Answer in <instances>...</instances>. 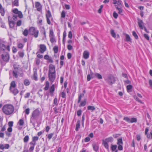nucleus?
<instances>
[{
    "mask_svg": "<svg viewBox=\"0 0 152 152\" xmlns=\"http://www.w3.org/2000/svg\"><path fill=\"white\" fill-rule=\"evenodd\" d=\"M40 114V112L38 109L34 110L32 113L30 119V122L32 124L34 127L35 126V123L37 122Z\"/></svg>",
    "mask_w": 152,
    "mask_h": 152,
    "instance_id": "1",
    "label": "nucleus"
},
{
    "mask_svg": "<svg viewBox=\"0 0 152 152\" xmlns=\"http://www.w3.org/2000/svg\"><path fill=\"white\" fill-rule=\"evenodd\" d=\"M2 110L4 114L9 115L12 113L14 110V108L12 105L7 104L3 106Z\"/></svg>",
    "mask_w": 152,
    "mask_h": 152,
    "instance_id": "2",
    "label": "nucleus"
},
{
    "mask_svg": "<svg viewBox=\"0 0 152 152\" xmlns=\"http://www.w3.org/2000/svg\"><path fill=\"white\" fill-rule=\"evenodd\" d=\"M29 33L30 35H34L35 37L37 38L38 36L39 31L34 27H31L29 29Z\"/></svg>",
    "mask_w": 152,
    "mask_h": 152,
    "instance_id": "3",
    "label": "nucleus"
},
{
    "mask_svg": "<svg viewBox=\"0 0 152 152\" xmlns=\"http://www.w3.org/2000/svg\"><path fill=\"white\" fill-rule=\"evenodd\" d=\"M105 80L108 84L112 85L115 82V78L112 75H110L105 79Z\"/></svg>",
    "mask_w": 152,
    "mask_h": 152,
    "instance_id": "4",
    "label": "nucleus"
},
{
    "mask_svg": "<svg viewBox=\"0 0 152 152\" xmlns=\"http://www.w3.org/2000/svg\"><path fill=\"white\" fill-rule=\"evenodd\" d=\"M5 42L2 40H0V51H4L6 49L8 51H10V47L9 45H7L6 47L5 45Z\"/></svg>",
    "mask_w": 152,
    "mask_h": 152,
    "instance_id": "5",
    "label": "nucleus"
},
{
    "mask_svg": "<svg viewBox=\"0 0 152 152\" xmlns=\"http://www.w3.org/2000/svg\"><path fill=\"white\" fill-rule=\"evenodd\" d=\"M1 58L3 61L5 62H7L10 59L9 54L7 53H4L1 56Z\"/></svg>",
    "mask_w": 152,
    "mask_h": 152,
    "instance_id": "6",
    "label": "nucleus"
},
{
    "mask_svg": "<svg viewBox=\"0 0 152 152\" xmlns=\"http://www.w3.org/2000/svg\"><path fill=\"white\" fill-rule=\"evenodd\" d=\"M48 74L49 80L51 81V83H53L56 79V73H48Z\"/></svg>",
    "mask_w": 152,
    "mask_h": 152,
    "instance_id": "7",
    "label": "nucleus"
},
{
    "mask_svg": "<svg viewBox=\"0 0 152 152\" xmlns=\"http://www.w3.org/2000/svg\"><path fill=\"white\" fill-rule=\"evenodd\" d=\"M46 17L47 23L49 25L50 24L51 22L49 18L51 17V15L50 11L49 10H48L46 12Z\"/></svg>",
    "mask_w": 152,
    "mask_h": 152,
    "instance_id": "8",
    "label": "nucleus"
},
{
    "mask_svg": "<svg viewBox=\"0 0 152 152\" xmlns=\"http://www.w3.org/2000/svg\"><path fill=\"white\" fill-rule=\"evenodd\" d=\"M12 12L15 14L18 15V17L20 18H22L23 17V15L22 12L19 11H18L17 8L14 9L12 10Z\"/></svg>",
    "mask_w": 152,
    "mask_h": 152,
    "instance_id": "9",
    "label": "nucleus"
},
{
    "mask_svg": "<svg viewBox=\"0 0 152 152\" xmlns=\"http://www.w3.org/2000/svg\"><path fill=\"white\" fill-rule=\"evenodd\" d=\"M56 73V70L55 69V66L54 65L50 64L49 66L48 73Z\"/></svg>",
    "mask_w": 152,
    "mask_h": 152,
    "instance_id": "10",
    "label": "nucleus"
},
{
    "mask_svg": "<svg viewBox=\"0 0 152 152\" xmlns=\"http://www.w3.org/2000/svg\"><path fill=\"white\" fill-rule=\"evenodd\" d=\"M137 20L139 27L140 29H143L144 28V27H145L143 22L142 20L139 18H138Z\"/></svg>",
    "mask_w": 152,
    "mask_h": 152,
    "instance_id": "11",
    "label": "nucleus"
},
{
    "mask_svg": "<svg viewBox=\"0 0 152 152\" xmlns=\"http://www.w3.org/2000/svg\"><path fill=\"white\" fill-rule=\"evenodd\" d=\"M46 50V46L43 44L40 45V51L41 53H44Z\"/></svg>",
    "mask_w": 152,
    "mask_h": 152,
    "instance_id": "12",
    "label": "nucleus"
},
{
    "mask_svg": "<svg viewBox=\"0 0 152 152\" xmlns=\"http://www.w3.org/2000/svg\"><path fill=\"white\" fill-rule=\"evenodd\" d=\"M35 7L37 8V10L39 11L41 10L42 9V6L40 3L38 2H35Z\"/></svg>",
    "mask_w": 152,
    "mask_h": 152,
    "instance_id": "13",
    "label": "nucleus"
},
{
    "mask_svg": "<svg viewBox=\"0 0 152 152\" xmlns=\"http://www.w3.org/2000/svg\"><path fill=\"white\" fill-rule=\"evenodd\" d=\"M9 17H9L8 18L10 26L11 28H13L15 24V22L11 19H10Z\"/></svg>",
    "mask_w": 152,
    "mask_h": 152,
    "instance_id": "14",
    "label": "nucleus"
},
{
    "mask_svg": "<svg viewBox=\"0 0 152 152\" xmlns=\"http://www.w3.org/2000/svg\"><path fill=\"white\" fill-rule=\"evenodd\" d=\"M89 53L87 50L85 51L83 53V58L86 59H87L89 57Z\"/></svg>",
    "mask_w": 152,
    "mask_h": 152,
    "instance_id": "15",
    "label": "nucleus"
},
{
    "mask_svg": "<svg viewBox=\"0 0 152 152\" xmlns=\"http://www.w3.org/2000/svg\"><path fill=\"white\" fill-rule=\"evenodd\" d=\"M10 90L15 95H16L18 92V90L16 88H10Z\"/></svg>",
    "mask_w": 152,
    "mask_h": 152,
    "instance_id": "16",
    "label": "nucleus"
},
{
    "mask_svg": "<svg viewBox=\"0 0 152 152\" xmlns=\"http://www.w3.org/2000/svg\"><path fill=\"white\" fill-rule=\"evenodd\" d=\"M55 90V86L54 84H53L50 88L49 91L50 92V95L51 96L53 95V93Z\"/></svg>",
    "mask_w": 152,
    "mask_h": 152,
    "instance_id": "17",
    "label": "nucleus"
},
{
    "mask_svg": "<svg viewBox=\"0 0 152 152\" xmlns=\"http://www.w3.org/2000/svg\"><path fill=\"white\" fill-rule=\"evenodd\" d=\"M116 3L114 4L115 5H117L118 7L119 6L120 7H121L123 6V4L122 1L121 0H118L117 1H116Z\"/></svg>",
    "mask_w": 152,
    "mask_h": 152,
    "instance_id": "18",
    "label": "nucleus"
},
{
    "mask_svg": "<svg viewBox=\"0 0 152 152\" xmlns=\"http://www.w3.org/2000/svg\"><path fill=\"white\" fill-rule=\"evenodd\" d=\"M0 13L1 16H3L4 15L5 11L4 9L2 7L1 4H0Z\"/></svg>",
    "mask_w": 152,
    "mask_h": 152,
    "instance_id": "19",
    "label": "nucleus"
},
{
    "mask_svg": "<svg viewBox=\"0 0 152 152\" xmlns=\"http://www.w3.org/2000/svg\"><path fill=\"white\" fill-rule=\"evenodd\" d=\"M113 138L111 137H110L108 138H106L104 140V141L108 143V142H112L113 141Z\"/></svg>",
    "mask_w": 152,
    "mask_h": 152,
    "instance_id": "20",
    "label": "nucleus"
},
{
    "mask_svg": "<svg viewBox=\"0 0 152 152\" xmlns=\"http://www.w3.org/2000/svg\"><path fill=\"white\" fill-rule=\"evenodd\" d=\"M92 146L94 150L96 152H97L99 149L98 145L95 143L93 144Z\"/></svg>",
    "mask_w": 152,
    "mask_h": 152,
    "instance_id": "21",
    "label": "nucleus"
},
{
    "mask_svg": "<svg viewBox=\"0 0 152 152\" xmlns=\"http://www.w3.org/2000/svg\"><path fill=\"white\" fill-rule=\"evenodd\" d=\"M125 35L126 37V41L127 42H132V40L131 39L129 36L127 34H125Z\"/></svg>",
    "mask_w": 152,
    "mask_h": 152,
    "instance_id": "22",
    "label": "nucleus"
},
{
    "mask_svg": "<svg viewBox=\"0 0 152 152\" xmlns=\"http://www.w3.org/2000/svg\"><path fill=\"white\" fill-rule=\"evenodd\" d=\"M80 120L77 121L75 128V130L76 131H78V129L80 128Z\"/></svg>",
    "mask_w": 152,
    "mask_h": 152,
    "instance_id": "23",
    "label": "nucleus"
},
{
    "mask_svg": "<svg viewBox=\"0 0 152 152\" xmlns=\"http://www.w3.org/2000/svg\"><path fill=\"white\" fill-rule=\"evenodd\" d=\"M102 144L104 145V146L106 148L107 150H109V145L108 143L104 141V140H103Z\"/></svg>",
    "mask_w": 152,
    "mask_h": 152,
    "instance_id": "24",
    "label": "nucleus"
},
{
    "mask_svg": "<svg viewBox=\"0 0 152 152\" xmlns=\"http://www.w3.org/2000/svg\"><path fill=\"white\" fill-rule=\"evenodd\" d=\"M115 6L117 9L118 11V14H121V15H122V14H121V13L122 12V10L121 9L118 7V6L117 5H115Z\"/></svg>",
    "mask_w": 152,
    "mask_h": 152,
    "instance_id": "25",
    "label": "nucleus"
},
{
    "mask_svg": "<svg viewBox=\"0 0 152 152\" xmlns=\"http://www.w3.org/2000/svg\"><path fill=\"white\" fill-rule=\"evenodd\" d=\"M86 103V99H85L84 100L80 102V106L83 107L85 106Z\"/></svg>",
    "mask_w": 152,
    "mask_h": 152,
    "instance_id": "26",
    "label": "nucleus"
},
{
    "mask_svg": "<svg viewBox=\"0 0 152 152\" xmlns=\"http://www.w3.org/2000/svg\"><path fill=\"white\" fill-rule=\"evenodd\" d=\"M134 99L137 102L140 103L141 104H144V102L141 101L137 96L136 95H134L133 96Z\"/></svg>",
    "mask_w": 152,
    "mask_h": 152,
    "instance_id": "27",
    "label": "nucleus"
},
{
    "mask_svg": "<svg viewBox=\"0 0 152 152\" xmlns=\"http://www.w3.org/2000/svg\"><path fill=\"white\" fill-rule=\"evenodd\" d=\"M87 109L88 110H91L92 112L94 111L95 109L94 106H88L87 107Z\"/></svg>",
    "mask_w": 152,
    "mask_h": 152,
    "instance_id": "28",
    "label": "nucleus"
},
{
    "mask_svg": "<svg viewBox=\"0 0 152 152\" xmlns=\"http://www.w3.org/2000/svg\"><path fill=\"white\" fill-rule=\"evenodd\" d=\"M33 78L35 80H37V70L34 72Z\"/></svg>",
    "mask_w": 152,
    "mask_h": 152,
    "instance_id": "29",
    "label": "nucleus"
},
{
    "mask_svg": "<svg viewBox=\"0 0 152 152\" xmlns=\"http://www.w3.org/2000/svg\"><path fill=\"white\" fill-rule=\"evenodd\" d=\"M137 120L136 118H130V123H136Z\"/></svg>",
    "mask_w": 152,
    "mask_h": 152,
    "instance_id": "30",
    "label": "nucleus"
},
{
    "mask_svg": "<svg viewBox=\"0 0 152 152\" xmlns=\"http://www.w3.org/2000/svg\"><path fill=\"white\" fill-rule=\"evenodd\" d=\"M16 84L15 81H12L10 84V88H15L16 87Z\"/></svg>",
    "mask_w": 152,
    "mask_h": 152,
    "instance_id": "31",
    "label": "nucleus"
},
{
    "mask_svg": "<svg viewBox=\"0 0 152 152\" xmlns=\"http://www.w3.org/2000/svg\"><path fill=\"white\" fill-rule=\"evenodd\" d=\"M30 82L28 79H25L24 81V84L26 86H28L30 84Z\"/></svg>",
    "mask_w": 152,
    "mask_h": 152,
    "instance_id": "32",
    "label": "nucleus"
},
{
    "mask_svg": "<svg viewBox=\"0 0 152 152\" xmlns=\"http://www.w3.org/2000/svg\"><path fill=\"white\" fill-rule=\"evenodd\" d=\"M123 144L122 142V137L119 138L118 139V145H122Z\"/></svg>",
    "mask_w": 152,
    "mask_h": 152,
    "instance_id": "33",
    "label": "nucleus"
},
{
    "mask_svg": "<svg viewBox=\"0 0 152 152\" xmlns=\"http://www.w3.org/2000/svg\"><path fill=\"white\" fill-rule=\"evenodd\" d=\"M93 73L92 72H91L90 73V75H88L87 76V80L88 81H89L91 79V77H93Z\"/></svg>",
    "mask_w": 152,
    "mask_h": 152,
    "instance_id": "34",
    "label": "nucleus"
},
{
    "mask_svg": "<svg viewBox=\"0 0 152 152\" xmlns=\"http://www.w3.org/2000/svg\"><path fill=\"white\" fill-rule=\"evenodd\" d=\"M18 54L20 57L22 58L24 55V53L23 51H20L18 52Z\"/></svg>",
    "mask_w": 152,
    "mask_h": 152,
    "instance_id": "35",
    "label": "nucleus"
},
{
    "mask_svg": "<svg viewBox=\"0 0 152 152\" xmlns=\"http://www.w3.org/2000/svg\"><path fill=\"white\" fill-rule=\"evenodd\" d=\"M24 122L23 120L22 119H20L19 120L18 123L19 125L22 126L24 124Z\"/></svg>",
    "mask_w": 152,
    "mask_h": 152,
    "instance_id": "36",
    "label": "nucleus"
},
{
    "mask_svg": "<svg viewBox=\"0 0 152 152\" xmlns=\"http://www.w3.org/2000/svg\"><path fill=\"white\" fill-rule=\"evenodd\" d=\"M132 86L131 85H128L126 86L127 90L128 92L131 91V90L132 89Z\"/></svg>",
    "mask_w": 152,
    "mask_h": 152,
    "instance_id": "37",
    "label": "nucleus"
},
{
    "mask_svg": "<svg viewBox=\"0 0 152 152\" xmlns=\"http://www.w3.org/2000/svg\"><path fill=\"white\" fill-rule=\"evenodd\" d=\"M110 33L112 36L114 38H115L116 37V34L114 30L113 29L111 30Z\"/></svg>",
    "mask_w": 152,
    "mask_h": 152,
    "instance_id": "38",
    "label": "nucleus"
},
{
    "mask_svg": "<svg viewBox=\"0 0 152 152\" xmlns=\"http://www.w3.org/2000/svg\"><path fill=\"white\" fill-rule=\"evenodd\" d=\"M49 37H54V34L52 29H50V30Z\"/></svg>",
    "mask_w": 152,
    "mask_h": 152,
    "instance_id": "39",
    "label": "nucleus"
},
{
    "mask_svg": "<svg viewBox=\"0 0 152 152\" xmlns=\"http://www.w3.org/2000/svg\"><path fill=\"white\" fill-rule=\"evenodd\" d=\"M42 28L43 30L41 31V32L44 35V37L45 38H46V32L45 31V28L44 27H42Z\"/></svg>",
    "mask_w": 152,
    "mask_h": 152,
    "instance_id": "40",
    "label": "nucleus"
},
{
    "mask_svg": "<svg viewBox=\"0 0 152 152\" xmlns=\"http://www.w3.org/2000/svg\"><path fill=\"white\" fill-rule=\"evenodd\" d=\"M28 31L27 29H25L23 32V34L25 36H27L28 34Z\"/></svg>",
    "mask_w": 152,
    "mask_h": 152,
    "instance_id": "41",
    "label": "nucleus"
},
{
    "mask_svg": "<svg viewBox=\"0 0 152 152\" xmlns=\"http://www.w3.org/2000/svg\"><path fill=\"white\" fill-rule=\"evenodd\" d=\"M49 86V84L48 82H47L45 85V87L44 88V89L45 91H47L48 90Z\"/></svg>",
    "mask_w": 152,
    "mask_h": 152,
    "instance_id": "42",
    "label": "nucleus"
},
{
    "mask_svg": "<svg viewBox=\"0 0 152 152\" xmlns=\"http://www.w3.org/2000/svg\"><path fill=\"white\" fill-rule=\"evenodd\" d=\"M29 139V136L28 135H26L25 136L23 139V141L25 142H27Z\"/></svg>",
    "mask_w": 152,
    "mask_h": 152,
    "instance_id": "43",
    "label": "nucleus"
},
{
    "mask_svg": "<svg viewBox=\"0 0 152 152\" xmlns=\"http://www.w3.org/2000/svg\"><path fill=\"white\" fill-rule=\"evenodd\" d=\"M12 75L13 76L15 77L16 78H17L18 77L17 72V71H13Z\"/></svg>",
    "mask_w": 152,
    "mask_h": 152,
    "instance_id": "44",
    "label": "nucleus"
},
{
    "mask_svg": "<svg viewBox=\"0 0 152 152\" xmlns=\"http://www.w3.org/2000/svg\"><path fill=\"white\" fill-rule=\"evenodd\" d=\"M132 35L136 39H138V36L135 31H133L132 32Z\"/></svg>",
    "mask_w": 152,
    "mask_h": 152,
    "instance_id": "45",
    "label": "nucleus"
},
{
    "mask_svg": "<svg viewBox=\"0 0 152 152\" xmlns=\"http://www.w3.org/2000/svg\"><path fill=\"white\" fill-rule=\"evenodd\" d=\"M53 50L55 53H58V47L57 46H54L53 48Z\"/></svg>",
    "mask_w": 152,
    "mask_h": 152,
    "instance_id": "46",
    "label": "nucleus"
},
{
    "mask_svg": "<svg viewBox=\"0 0 152 152\" xmlns=\"http://www.w3.org/2000/svg\"><path fill=\"white\" fill-rule=\"evenodd\" d=\"M123 119L127 122L130 123V118H129L128 117H125Z\"/></svg>",
    "mask_w": 152,
    "mask_h": 152,
    "instance_id": "47",
    "label": "nucleus"
},
{
    "mask_svg": "<svg viewBox=\"0 0 152 152\" xmlns=\"http://www.w3.org/2000/svg\"><path fill=\"white\" fill-rule=\"evenodd\" d=\"M13 5L16 6H19L18 1V0H15L13 2Z\"/></svg>",
    "mask_w": 152,
    "mask_h": 152,
    "instance_id": "48",
    "label": "nucleus"
},
{
    "mask_svg": "<svg viewBox=\"0 0 152 152\" xmlns=\"http://www.w3.org/2000/svg\"><path fill=\"white\" fill-rule=\"evenodd\" d=\"M117 147V146L116 145H111V149L112 151H115Z\"/></svg>",
    "mask_w": 152,
    "mask_h": 152,
    "instance_id": "49",
    "label": "nucleus"
},
{
    "mask_svg": "<svg viewBox=\"0 0 152 152\" xmlns=\"http://www.w3.org/2000/svg\"><path fill=\"white\" fill-rule=\"evenodd\" d=\"M95 76L99 79H101L102 78L101 75L99 73H96Z\"/></svg>",
    "mask_w": 152,
    "mask_h": 152,
    "instance_id": "50",
    "label": "nucleus"
},
{
    "mask_svg": "<svg viewBox=\"0 0 152 152\" xmlns=\"http://www.w3.org/2000/svg\"><path fill=\"white\" fill-rule=\"evenodd\" d=\"M38 137L37 136H34L32 138V141H33L35 142L37 141L38 140Z\"/></svg>",
    "mask_w": 152,
    "mask_h": 152,
    "instance_id": "51",
    "label": "nucleus"
},
{
    "mask_svg": "<svg viewBox=\"0 0 152 152\" xmlns=\"http://www.w3.org/2000/svg\"><path fill=\"white\" fill-rule=\"evenodd\" d=\"M61 97L63 98H66V93L64 92H62L61 93Z\"/></svg>",
    "mask_w": 152,
    "mask_h": 152,
    "instance_id": "52",
    "label": "nucleus"
},
{
    "mask_svg": "<svg viewBox=\"0 0 152 152\" xmlns=\"http://www.w3.org/2000/svg\"><path fill=\"white\" fill-rule=\"evenodd\" d=\"M50 41L52 43H53L55 41V38H54V37H50Z\"/></svg>",
    "mask_w": 152,
    "mask_h": 152,
    "instance_id": "53",
    "label": "nucleus"
},
{
    "mask_svg": "<svg viewBox=\"0 0 152 152\" xmlns=\"http://www.w3.org/2000/svg\"><path fill=\"white\" fill-rule=\"evenodd\" d=\"M18 16V15H17V14L13 15V16H12L13 19L15 20H17V17Z\"/></svg>",
    "mask_w": 152,
    "mask_h": 152,
    "instance_id": "54",
    "label": "nucleus"
},
{
    "mask_svg": "<svg viewBox=\"0 0 152 152\" xmlns=\"http://www.w3.org/2000/svg\"><path fill=\"white\" fill-rule=\"evenodd\" d=\"M57 99L56 97H55L53 100V104L56 105H57L58 104L57 103Z\"/></svg>",
    "mask_w": 152,
    "mask_h": 152,
    "instance_id": "55",
    "label": "nucleus"
},
{
    "mask_svg": "<svg viewBox=\"0 0 152 152\" xmlns=\"http://www.w3.org/2000/svg\"><path fill=\"white\" fill-rule=\"evenodd\" d=\"M118 15V14L115 12H113V16L115 19L117 18Z\"/></svg>",
    "mask_w": 152,
    "mask_h": 152,
    "instance_id": "56",
    "label": "nucleus"
},
{
    "mask_svg": "<svg viewBox=\"0 0 152 152\" xmlns=\"http://www.w3.org/2000/svg\"><path fill=\"white\" fill-rule=\"evenodd\" d=\"M68 37L70 39H72V34L71 31H70L69 32Z\"/></svg>",
    "mask_w": 152,
    "mask_h": 152,
    "instance_id": "57",
    "label": "nucleus"
},
{
    "mask_svg": "<svg viewBox=\"0 0 152 152\" xmlns=\"http://www.w3.org/2000/svg\"><path fill=\"white\" fill-rule=\"evenodd\" d=\"M18 47L19 48H22L23 47V45L21 43H19L18 45Z\"/></svg>",
    "mask_w": 152,
    "mask_h": 152,
    "instance_id": "58",
    "label": "nucleus"
},
{
    "mask_svg": "<svg viewBox=\"0 0 152 152\" xmlns=\"http://www.w3.org/2000/svg\"><path fill=\"white\" fill-rule=\"evenodd\" d=\"M22 21L21 20H18L16 23L17 25L18 26H20L21 24Z\"/></svg>",
    "mask_w": 152,
    "mask_h": 152,
    "instance_id": "59",
    "label": "nucleus"
},
{
    "mask_svg": "<svg viewBox=\"0 0 152 152\" xmlns=\"http://www.w3.org/2000/svg\"><path fill=\"white\" fill-rule=\"evenodd\" d=\"M82 111L81 110H79L77 111V115L80 116L81 114Z\"/></svg>",
    "mask_w": 152,
    "mask_h": 152,
    "instance_id": "60",
    "label": "nucleus"
},
{
    "mask_svg": "<svg viewBox=\"0 0 152 152\" xmlns=\"http://www.w3.org/2000/svg\"><path fill=\"white\" fill-rule=\"evenodd\" d=\"M118 145V149L119 150L121 151L123 150V147L121 145Z\"/></svg>",
    "mask_w": 152,
    "mask_h": 152,
    "instance_id": "61",
    "label": "nucleus"
},
{
    "mask_svg": "<svg viewBox=\"0 0 152 152\" xmlns=\"http://www.w3.org/2000/svg\"><path fill=\"white\" fill-rule=\"evenodd\" d=\"M65 12L63 11L61 13V17L62 18H65Z\"/></svg>",
    "mask_w": 152,
    "mask_h": 152,
    "instance_id": "62",
    "label": "nucleus"
},
{
    "mask_svg": "<svg viewBox=\"0 0 152 152\" xmlns=\"http://www.w3.org/2000/svg\"><path fill=\"white\" fill-rule=\"evenodd\" d=\"M36 63L37 65H39L40 63V60L38 58H36Z\"/></svg>",
    "mask_w": 152,
    "mask_h": 152,
    "instance_id": "63",
    "label": "nucleus"
},
{
    "mask_svg": "<svg viewBox=\"0 0 152 152\" xmlns=\"http://www.w3.org/2000/svg\"><path fill=\"white\" fill-rule=\"evenodd\" d=\"M144 37L148 40H149V38L148 34H144Z\"/></svg>",
    "mask_w": 152,
    "mask_h": 152,
    "instance_id": "64",
    "label": "nucleus"
}]
</instances>
